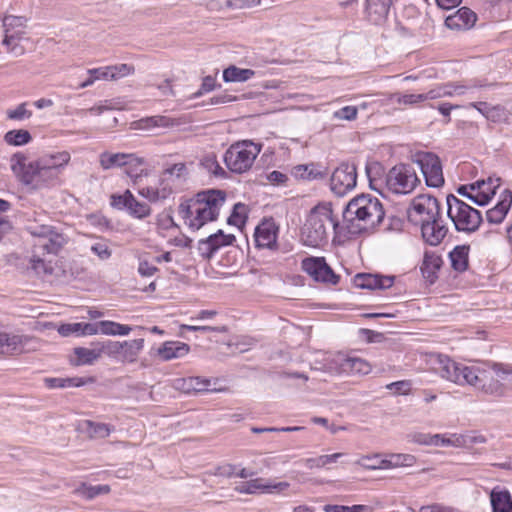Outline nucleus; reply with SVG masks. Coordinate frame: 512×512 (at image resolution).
I'll return each mask as SVG.
<instances>
[{
  "label": "nucleus",
  "instance_id": "5fc2aeb1",
  "mask_svg": "<svg viewBox=\"0 0 512 512\" xmlns=\"http://www.w3.org/2000/svg\"><path fill=\"white\" fill-rule=\"evenodd\" d=\"M101 355L104 353L108 357L122 362V341H106L99 346Z\"/></svg>",
  "mask_w": 512,
  "mask_h": 512
},
{
  "label": "nucleus",
  "instance_id": "bf43d9fd",
  "mask_svg": "<svg viewBox=\"0 0 512 512\" xmlns=\"http://www.w3.org/2000/svg\"><path fill=\"white\" fill-rule=\"evenodd\" d=\"M128 213L135 218L142 219L151 214V208L148 204L138 201L134 197V201L129 203Z\"/></svg>",
  "mask_w": 512,
  "mask_h": 512
},
{
  "label": "nucleus",
  "instance_id": "774afa93",
  "mask_svg": "<svg viewBox=\"0 0 512 512\" xmlns=\"http://www.w3.org/2000/svg\"><path fill=\"white\" fill-rule=\"evenodd\" d=\"M396 468L412 467L417 462V458L412 454L393 453Z\"/></svg>",
  "mask_w": 512,
  "mask_h": 512
},
{
  "label": "nucleus",
  "instance_id": "3c124183",
  "mask_svg": "<svg viewBox=\"0 0 512 512\" xmlns=\"http://www.w3.org/2000/svg\"><path fill=\"white\" fill-rule=\"evenodd\" d=\"M31 140V134L24 129L10 130L4 135V141L12 146H22L28 144Z\"/></svg>",
  "mask_w": 512,
  "mask_h": 512
},
{
  "label": "nucleus",
  "instance_id": "9b49d317",
  "mask_svg": "<svg viewBox=\"0 0 512 512\" xmlns=\"http://www.w3.org/2000/svg\"><path fill=\"white\" fill-rule=\"evenodd\" d=\"M447 214L453 224H481L479 210L471 207L454 195L447 196Z\"/></svg>",
  "mask_w": 512,
  "mask_h": 512
},
{
  "label": "nucleus",
  "instance_id": "338daca9",
  "mask_svg": "<svg viewBox=\"0 0 512 512\" xmlns=\"http://www.w3.org/2000/svg\"><path fill=\"white\" fill-rule=\"evenodd\" d=\"M31 116L32 112L27 109V103H21L16 108L7 111V117L11 120H23Z\"/></svg>",
  "mask_w": 512,
  "mask_h": 512
},
{
  "label": "nucleus",
  "instance_id": "7ed1b4c3",
  "mask_svg": "<svg viewBox=\"0 0 512 512\" xmlns=\"http://www.w3.org/2000/svg\"><path fill=\"white\" fill-rule=\"evenodd\" d=\"M369 185L382 196L388 193L406 195L416 188L419 178L415 170L407 164L392 167L386 175L385 183L381 179L371 178V168H367Z\"/></svg>",
  "mask_w": 512,
  "mask_h": 512
},
{
  "label": "nucleus",
  "instance_id": "680f3d73",
  "mask_svg": "<svg viewBox=\"0 0 512 512\" xmlns=\"http://www.w3.org/2000/svg\"><path fill=\"white\" fill-rule=\"evenodd\" d=\"M208 239L212 244H216L215 249L218 250L222 246L232 244L235 240V236L232 233L226 234L222 230H218L216 233L210 235Z\"/></svg>",
  "mask_w": 512,
  "mask_h": 512
},
{
  "label": "nucleus",
  "instance_id": "a19ab883",
  "mask_svg": "<svg viewBox=\"0 0 512 512\" xmlns=\"http://www.w3.org/2000/svg\"><path fill=\"white\" fill-rule=\"evenodd\" d=\"M100 330L102 335L106 336H127L133 330V328L126 324L110 320L100 321Z\"/></svg>",
  "mask_w": 512,
  "mask_h": 512
},
{
  "label": "nucleus",
  "instance_id": "c756f323",
  "mask_svg": "<svg viewBox=\"0 0 512 512\" xmlns=\"http://www.w3.org/2000/svg\"><path fill=\"white\" fill-rule=\"evenodd\" d=\"M101 357L100 348L77 347L73 351L70 363L73 366L91 365Z\"/></svg>",
  "mask_w": 512,
  "mask_h": 512
},
{
  "label": "nucleus",
  "instance_id": "aec40b11",
  "mask_svg": "<svg viewBox=\"0 0 512 512\" xmlns=\"http://www.w3.org/2000/svg\"><path fill=\"white\" fill-rule=\"evenodd\" d=\"M135 68L130 64H116V65H108L98 68H92L88 70L89 75H93L94 79L97 80H105V81H114L120 78L126 77L128 75L133 74Z\"/></svg>",
  "mask_w": 512,
  "mask_h": 512
},
{
  "label": "nucleus",
  "instance_id": "4d7b16f0",
  "mask_svg": "<svg viewBox=\"0 0 512 512\" xmlns=\"http://www.w3.org/2000/svg\"><path fill=\"white\" fill-rule=\"evenodd\" d=\"M170 193V190L163 189L160 191L155 187H141L138 189V194L150 202H157L161 199H165Z\"/></svg>",
  "mask_w": 512,
  "mask_h": 512
},
{
  "label": "nucleus",
  "instance_id": "f03ea898",
  "mask_svg": "<svg viewBox=\"0 0 512 512\" xmlns=\"http://www.w3.org/2000/svg\"><path fill=\"white\" fill-rule=\"evenodd\" d=\"M226 200L222 190L209 189L199 192L195 197L181 202L178 215L186 224H207L218 220L220 209Z\"/></svg>",
  "mask_w": 512,
  "mask_h": 512
},
{
  "label": "nucleus",
  "instance_id": "ddd939ff",
  "mask_svg": "<svg viewBox=\"0 0 512 512\" xmlns=\"http://www.w3.org/2000/svg\"><path fill=\"white\" fill-rule=\"evenodd\" d=\"M357 172L354 165L343 163L330 177V189L337 196H344L356 186Z\"/></svg>",
  "mask_w": 512,
  "mask_h": 512
},
{
  "label": "nucleus",
  "instance_id": "1a4fd4ad",
  "mask_svg": "<svg viewBox=\"0 0 512 512\" xmlns=\"http://www.w3.org/2000/svg\"><path fill=\"white\" fill-rule=\"evenodd\" d=\"M499 187L500 178L489 177L487 180H478L471 184L461 185L457 192L483 206L489 203Z\"/></svg>",
  "mask_w": 512,
  "mask_h": 512
},
{
  "label": "nucleus",
  "instance_id": "09e8293b",
  "mask_svg": "<svg viewBox=\"0 0 512 512\" xmlns=\"http://www.w3.org/2000/svg\"><path fill=\"white\" fill-rule=\"evenodd\" d=\"M292 174L294 177L302 180H314L323 177L322 173L312 163L293 167Z\"/></svg>",
  "mask_w": 512,
  "mask_h": 512
},
{
  "label": "nucleus",
  "instance_id": "4c0bfd02",
  "mask_svg": "<svg viewBox=\"0 0 512 512\" xmlns=\"http://www.w3.org/2000/svg\"><path fill=\"white\" fill-rule=\"evenodd\" d=\"M371 370V364L360 357L348 356L344 364V373L346 374L367 375Z\"/></svg>",
  "mask_w": 512,
  "mask_h": 512
},
{
  "label": "nucleus",
  "instance_id": "f704fd0d",
  "mask_svg": "<svg viewBox=\"0 0 512 512\" xmlns=\"http://www.w3.org/2000/svg\"><path fill=\"white\" fill-rule=\"evenodd\" d=\"M129 153L102 152L99 156V164L103 170L120 168L123 170Z\"/></svg>",
  "mask_w": 512,
  "mask_h": 512
},
{
  "label": "nucleus",
  "instance_id": "864d4df0",
  "mask_svg": "<svg viewBox=\"0 0 512 512\" xmlns=\"http://www.w3.org/2000/svg\"><path fill=\"white\" fill-rule=\"evenodd\" d=\"M249 206L244 203H236L227 219V224H246L249 216Z\"/></svg>",
  "mask_w": 512,
  "mask_h": 512
},
{
  "label": "nucleus",
  "instance_id": "c9c22d12",
  "mask_svg": "<svg viewBox=\"0 0 512 512\" xmlns=\"http://www.w3.org/2000/svg\"><path fill=\"white\" fill-rule=\"evenodd\" d=\"M256 72L252 69L240 68L236 65H230L223 70L222 78L224 82H246L255 76Z\"/></svg>",
  "mask_w": 512,
  "mask_h": 512
},
{
  "label": "nucleus",
  "instance_id": "cd10ccee",
  "mask_svg": "<svg viewBox=\"0 0 512 512\" xmlns=\"http://www.w3.org/2000/svg\"><path fill=\"white\" fill-rule=\"evenodd\" d=\"M190 351L188 344L179 341H166L158 348V355L164 361L180 358Z\"/></svg>",
  "mask_w": 512,
  "mask_h": 512
},
{
  "label": "nucleus",
  "instance_id": "bb28decb",
  "mask_svg": "<svg viewBox=\"0 0 512 512\" xmlns=\"http://www.w3.org/2000/svg\"><path fill=\"white\" fill-rule=\"evenodd\" d=\"M477 20L476 14L467 7L460 8L455 14L446 18V25L449 28L469 29Z\"/></svg>",
  "mask_w": 512,
  "mask_h": 512
},
{
  "label": "nucleus",
  "instance_id": "2f4dec72",
  "mask_svg": "<svg viewBox=\"0 0 512 512\" xmlns=\"http://www.w3.org/2000/svg\"><path fill=\"white\" fill-rule=\"evenodd\" d=\"M442 259L435 253L426 252L424 255L423 263L421 265V271L424 276L431 284L435 282L437 278V271L440 269Z\"/></svg>",
  "mask_w": 512,
  "mask_h": 512
},
{
  "label": "nucleus",
  "instance_id": "c03bdc74",
  "mask_svg": "<svg viewBox=\"0 0 512 512\" xmlns=\"http://www.w3.org/2000/svg\"><path fill=\"white\" fill-rule=\"evenodd\" d=\"M344 456L343 453H334L330 455H320L315 458H306L303 460V464L308 469L324 468L329 465L336 463L340 458Z\"/></svg>",
  "mask_w": 512,
  "mask_h": 512
},
{
  "label": "nucleus",
  "instance_id": "58836bf2",
  "mask_svg": "<svg viewBox=\"0 0 512 512\" xmlns=\"http://www.w3.org/2000/svg\"><path fill=\"white\" fill-rule=\"evenodd\" d=\"M302 238L308 246H319L325 239L324 226H303Z\"/></svg>",
  "mask_w": 512,
  "mask_h": 512
},
{
  "label": "nucleus",
  "instance_id": "49530a36",
  "mask_svg": "<svg viewBox=\"0 0 512 512\" xmlns=\"http://www.w3.org/2000/svg\"><path fill=\"white\" fill-rule=\"evenodd\" d=\"M347 357V355L340 352L327 355L324 359L323 370L330 373H344V364Z\"/></svg>",
  "mask_w": 512,
  "mask_h": 512
},
{
  "label": "nucleus",
  "instance_id": "603ef678",
  "mask_svg": "<svg viewBox=\"0 0 512 512\" xmlns=\"http://www.w3.org/2000/svg\"><path fill=\"white\" fill-rule=\"evenodd\" d=\"M201 166L215 177L226 176V171L221 167L214 153L205 155L201 160Z\"/></svg>",
  "mask_w": 512,
  "mask_h": 512
},
{
  "label": "nucleus",
  "instance_id": "6e6d98bb",
  "mask_svg": "<svg viewBox=\"0 0 512 512\" xmlns=\"http://www.w3.org/2000/svg\"><path fill=\"white\" fill-rule=\"evenodd\" d=\"M131 201H134V195L129 189L125 190L122 194H112L109 198L110 205L120 210H127Z\"/></svg>",
  "mask_w": 512,
  "mask_h": 512
},
{
  "label": "nucleus",
  "instance_id": "5701e85b",
  "mask_svg": "<svg viewBox=\"0 0 512 512\" xmlns=\"http://www.w3.org/2000/svg\"><path fill=\"white\" fill-rule=\"evenodd\" d=\"M434 446L439 447H455V448H464L475 442H483L484 439L480 437H472L466 434H434Z\"/></svg>",
  "mask_w": 512,
  "mask_h": 512
},
{
  "label": "nucleus",
  "instance_id": "c85d7f7f",
  "mask_svg": "<svg viewBox=\"0 0 512 512\" xmlns=\"http://www.w3.org/2000/svg\"><path fill=\"white\" fill-rule=\"evenodd\" d=\"M278 226H256L254 238L261 248L273 249L277 245Z\"/></svg>",
  "mask_w": 512,
  "mask_h": 512
},
{
  "label": "nucleus",
  "instance_id": "423d86ee",
  "mask_svg": "<svg viewBox=\"0 0 512 512\" xmlns=\"http://www.w3.org/2000/svg\"><path fill=\"white\" fill-rule=\"evenodd\" d=\"M410 224H438L441 219V207L437 198L420 194L414 197L406 209Z\"/></svg>",
  "mask_w": 512,
  "mask_h": 512
},
{
  "label": "nucleus",
  "instance_id": "b1692460",
  "mask_svg": "<svg viewBox=\"0 0 512 512\" xmlns=\"http://www.w3.org/2000/svg\"><path fill=\"white\" fill-rule=\"evenodd\" d=\"M309 224H339L331 202H321L313 207L308 216Z\"/></svg>",
  "mask_w": 512,
  "mask_h": 512
},
{
  "label": "nucleus",
  "instance_id": "6ab92c4d",
  "mask_svg": "<svg viewBox=\"0 0 512 512\" xmlns=\"http://www.w3.org/2000/svg\"><path fill=\"white\" fill-rule=\"evenodd\" d=\"M26 19L21 16H5L3 19V26L5 28V37L3 43L8 46L11 52H16L15 40L21 38L25 33Z\"/></svg>",
  "mask_w": 512,
  "mask_h": 512
},
{
  "label": "nucleus",
  "instance_id": "79ce46f5",
  "mask_svg": "<svg viewBox=\"0 0 512 512\" xmlns=\"http://www.w3.org/2000/svg\"><path fill=\"white\" fill-rule=\"evenodd\" d=\"M334 231V242L343 244L365 232L360 226H332Z\"/></svg>",
  "mask_w": 512,
  "mask_h": 512
},
{
  "label": "nucleus",
  "instance_id": "13d9d810",
  "mask_svg": "<svg viewBox=\"0 0 512 512\" xmlns=\"http://www.w3.org/2000/svg\"><path fill=\"white\" fill-rule=\"evenodd\" d=\"M508 116V111L501 105L490 106L485 111V118L494 123L506 122Z\"/></svg>",
  "mask_w": 512,
  "mask_h": 512
},
{
  "label": "nucleus",
  "instance_id": "dca6fc26",
  "mask_svg": "<svg viewBox=\"0 0 512 512\" xmlns=\"http://www.w3.org/2000/svg\"><path fill=\"white\" fill-rule=\"evenodd\" d=\"M34 338L28 335L0 329V351L7 355L21 354L27 350Z\"/></svg>",
  "mask_w": 512,
  "mask_h": 512
},
{
  "label": "nucleus",
  "instance_id": "0eeeda50",
  "mask_svg": "<svg viewBox=\"0 0 512 512\" xmlns=\"http://www.w3.org/2000/svg\"><path fill=\"white\" fill-rule=\"evenodd\" d=\"M10 167L14 175L25 185H37L45 179L41 175L44 169L42 158L28 162V157L23 152H16L10 158Z\"/></svg>",
  "mask_w": 512,
  "mask_h": 512
},
{
  "label": "nucleus",
  "instance_id": "ea45409f",
  "mask_svg": "<svg viewBox=\"0 0 512 512\" xmlns=\"http://www.w3.org/2000/svg\"><path fill=\"white\" fill-rule=\"evenodd\" d=\"M421 234L427 244L437 246L446 236L447 229L446 226H421Z\"/></svg>",
  "mask_w": 512,
  "mask_h": 512
},
{
  "label": "nucleus",
  "instance_id": "e433bc0d",
  "mask_svg": "<svg viewBox=\"0 0 512 512\" xmlns=\"http://www.w3.org/2000/svg\"><path fill=\"white\" fill-rule=\"evenodd\" d=\"M421 93L415 94V93H392L389 95V100L393 103L398 105L400 108H415L420 106L422 102Z\"/></svg>",
  "mask_w": 512,
  "mask_h": 512
},
{
  "label": "nucleus",
  "instance_id": "2eb2a0df",
  "mask_svg": "<svg viewBox=\"0 0 512 512\" xmlns=\"http://www.w3.org/2000/svg\"><path fill=\"white\" fill-rule=\"evenodd\" d=\"M290 487L288 482H272L264 478H255L235 486V491L241 494L280 493Z\"/></svg>",
  "mask_w": 512,
  "mask_h": 512
},
{
  "label": "nucleus",
  "instance_id": "39448f33",
  "mask_svg": "<svg viewBox=\"0 0 512 512\" xmlns=\"http://www.w3.org/2000/svg\"><path fill=\"white\" fill-rule=\"evenodd\" d=\"M261 150L262 145L251 140L238 141L226 150L224 162L231 172L242 174L252 168Z\"/></svg>",
  "mask_w": 512,
  "mask_h": 512
},
{
  "label": "nucleus",
  "instance_id": "7c9ffc66",
  "mask_svg": "<svg viewBox=\"0 0 512 512\" xmlns=\"http://www.w3.org/2000/svg\"><path fill=\"white\" fill-rule=\"evenodd\" d=\"M41 158L45 171L62 169L71 161V155L66 150L45 154Z\"/></svg>",
  "mask_w": 512,
  "mask_h": 512
},
{
  "label": "nucleus",
  "instance_id": "a211bd4d",
  "mask_svg": "<svg viewBox=\"0 0 512 512\" xmlns=\"http://www.w3.org/2000/svg\"><path fill=\"white\" fill-rule=\"evenodd\" d=\"M174 389L185 394L201 393V392H222L224 388H211L212 380L202 377H185L177 378L172 382Z\"/></svg>",
  "mask_w": 512,
  "mask_h": 512
},
{
  "label": "nucleus",
  "instance_id": "de8ad7c7",
  "mask_svg": "<svg viewBox=\"0 0 512 512\" xmlns=\"http://www.w3.org/2000/svg\"><path fill=\"white\" fill-rule=\"evenodd\" d=\"M83 425L88 435L93 438H106L114 431V427L106 423L86 420Z\"/></svg>",
  "mask_w": 512,
  "mask_h": 512
},
{
  "label": "nucleus",
  "instance_id": "8fccbe9b",
  "mask_svg": "<svg viewBox=\"0 0 512 512\" xmlns=\"http://www.w3.org/2000/svg\"><path fill=\"white\" fill-rule=\"evenodd\" d=\"M92 380H84L79 377L72 378H47L45 382L49 388H66V387H80L87 382H91Z\"/></svg>",
  "mask_w": 512,
  "mask_h": 512
},
{
  "label": "nucleus",
  "instance_id": "4468645a",
  "mask_svg": "<svg viewBox=\"0 0 512 512\" xmlns=\"http://www.w3.org/2000/svg\"><path fill=\"white\" fill-rule=\"evenodd\" d=\"M303 271L310 275L315 281L336 284L339 277L327 265L323 257H308L302 260Z\"/></svg>",
  "mask_w": 512,
  "mask_h": 512
},
{
  "label": "nucleus",
  "instance_id": "20e7f679",
  "mask_svg": "<svg viewBox=\"0 0 512 512\" xmlns=\"http://www.w3.org/2000/svg\"><path fill=\"white\" fill-rule=\"evenodd\" d=\"M343 216L347 222L351 223L357 220L379 224L384 219L385 211L377 198L362 194L349 201Z\"/></svg>",
  "mask_w": 512,
  "mask_h": 512
},
{
  "label": "nucleus",
  "instance_id": "37998d69",
  "mask_svg": "<svg viewBox=\"0 0 512 512\" xmlns=\"http://www.w3.org/2000/svg\"><path fill=\"white\" fill-rule=\"evenodd\" d=\"M110 491L109 485L92 486L83 483L75 489L74 493L86 500H91L99 495L108 494Z\"/></svg>",
  "mask_w": 512,
  "mask_h": 512
},
{
  "label": "nucleus",
  "instance_id": "473e14b6",
  "mask_svg": "<svg viewBox=\"0 0 512 512\" xmlns=\"http://www.w3.org/2000/svg\"><path fill=\"white\" fill-rule=\"evenodd\" d=\"M178 122L164 115H155L141 118L136 122L138 129L170 128L177 125Z\"/></svg>",
  "mask_w": 512,
  "mask_h": 512
},
{
  "label": "nucleus",
  "instance_id": "4be33fe9",
  "mask_svg": "<svg viewBox=\"0 0 512 512\" xmlns=\"http://www.w3.org/2000/svg\"><path fill=\"white\" fill-rule=\"evenodd\" d=\"M354 285L360 289L385 290L394 283V277L374 274H357L353 280Z\"/></svg>",
  "mask_w": 512,
  "mask_h": 512
},
{
  "label": "nucleus",
  "instance_id": "72a5a7b5",
  "mask_svg": "<svg viewBox=\"0 0 512 512\" xmlns=\"http://www.w3.org/2000/svg\"><path fill=\"white\" fill-rule=\"evenodd\" d=\"M145 341L143 338L122 341V363H134L143 351Z\"/></svg>",
  "mask_w": 512,
  "mask_h": 512
},
{
  "label": "nucleus",
  "instance_id": "e2e57ef3",
  "mask_svg": "<svg viewBox=\"0 0 512 512\" xmlns=\"http://www.w3.org/2000/svg\"><path fill=\"white\" fill-rule=\"evenodd\" d=\"M407 440L411 443L424 445V446H434V434L423 433V432H412L407 435Z\"/></svg>",
  "mask_w": 512,
  "mask_h": 512
},
{
  "label": "nucleus",
  "instance_id": "69168bd1",
  "mask_svg": "<svg viewBox=\"0 0 512 512\" xmlns=\"http://www.w3.org/2000/svg\"><path fill=\"white\" fill-rule=\"evenodd\" d=\"M57 331L62 337H81V322L60 324Z\"/></svg>",
  "mask_w": 512,
  "mask_h": 512
},
{
  "label": "nucleus",
  "instance_id": "9d476101",
  "mask_svg": "<svg viewBox=\"0 0 512 512\" xmlns=\"http://www.w3.org/2000/svg\"><path fill=\"white\" fill-rule=\"evenodd\" d=\"M496 366L501 364H493L490 367L474 368V375L477 376L475 383H471L477 389H480L486 394L502 397L505 395V383L500 377L496 376Z\"/></svg>",
  "mask_w": 512,
  "mask_h": 512
},
{
  "label": "nucleus",
  "instance_id": "393cba45",
  "mask_svg": "<svg viewBox=\"0 0 512 512\" xmlns=\"http://www.w3.org/2000/svg\"><path fill=\"white\" fill-rule=\"evenodd\" d=\"M500 197V201L493 208L487 211V220L490 224H500L505 219L511 207V191L505 190Z\"/></svg>",
  "mask_w": 512,
  "mask_h": 512
},
{
  "label": "nucleus",
  "instance_id": "a878e982",
  "mask_svg": "<svg viewBox=\"0 0 512 512\" xmlns=\"http://www.w3.org/2000/svg\"><path fill=\"white\" fill-rule=\"evenodd\" d=\"M490 503L492 512H512V497L504 487L496 486L491 490Z\"/></svg>",
  "mask_w": 512,
  "mask_h": 512
},
{
  "label": "nucleus",
  "instance_id": "f257e3e1",
  "mask_svg": "<svg viewBox=\"0 0 512 512\" xmlns=\"http://www.w3.org/2000/svg\"><path fill=\"white\" fill-rule=\"evenodd\" d=\"M30 234L34 238L29 268L36 276L47 280H61L68 277L65 263L47 260L45 253L57 254L69 242V236L55 229L54 226H30Z\"/></svg>",
  "mask_w": 512,
  "mask_h": 512
},
{
  "label": "nucleus",
  "instance_id": "052dcab7",
  "mask_svg": "<svg viewBox=\"0 0 512 512\" xmlns=\"http://www.w3.org/2000/svg\"><path fill=\"white\" fill-rule=\"evenodd\" d=\"M380 454L363 455L359 457L355 464L367 470H379Z\"/></svg>",
  "mask_w": 512,
  "mask_h": 512
},
{
  "label": "nucleus",
  "instance_id": "0e129e2a",
  "mask_svg": "<svg viewBox=\"0 0 512 512\" xmlns=\"http://www.w3.org/2000/svg\"><path fill=\"white\" fill-rule=\"evenodd\" d=\"M183 331H199L202 333H207V332L225 333L227 331V329L225 326L212 327V326H208V325L181 324L180 325V334L181 335H183Z\"/></svg>",
  "mask_w": 512,
  "mask_h": 512
},
{
  "label": "nucleus",
  "instance_id": "a18cd8bd",
  "mask_svg": "<svg viewBox=\"0 0 512 512\" xmlns=\"http://www.w3.org/2000/svg\"><path fill=\"white\" fill-rule=\"evenodd\" d=\"M449 256L454 270L458 272H463L467 269L468 247L457 246L456 248H454L452 252H450Z\"/></svg>",
  "mask_w": 512,
  "mask_h": 512
},
{
  "label": "nucleus",
  "instance_id": "412c9836",
  "mask_svg": "<svg viewBox=\"0 0 512 512\" xmlns=\"http://www.w3.org/2000/svg\"><path fill=\"white\" fill-rule=\"evenodd\" d=\"M392 0H365L364 13L373 24L384 22L392 6Z\"/></svg>",
  "mask_w": 512,
  "mask_h": 512
},
{
  "label": "nucleus",
  "instance_id": "6e6552de",
  "mask_svg": "<svg viewBox=\"0 0 512 512\" xmlns=\"http://www.w3.org/2000/svg\"><path fill=\"white\" fill-rule=\"evenodd\" d=\"M437 366L435 371L440 375L441 378L453 382L457 385H470L475 383L477 376H475V366H466L461 363H457L447 356L439 355L437 357Z\"/></svg>",
  "mask_w": 512,
  "mask_h": 512
},
{
  "label": "nucleus",
  "instance_id": "f8f14e48",
  "mask_svg": "<svg viewBox=\"0 0 512 512\" xmlns=\"http://www.w3.org/2000/svg\"><path fill=\"white\" fill-rule=\"evenodd\" d=\"M417 162L420 165L427 186L440 188L444 185L442 164L436 154L431 152L420 153Z\"/></svg>",
  "mask_w": 512,
  "mask_h": 512
},
{
  "label": "nucleus",
  "instance_id": "f3484780",
  "mask_svg": "<svg viewBox=\"0 0 512 512\" xmlns=\"http://www.w3.org/2000/svg\"><path fill=\"white\" fill-rule=\"evenodd\" d=\"M133 186H139L151 173L147 160L136 153H129L123 168Z\"/></svg>",
  "mask_w": 512,
  "mask_h": 512
}]
</instances>
